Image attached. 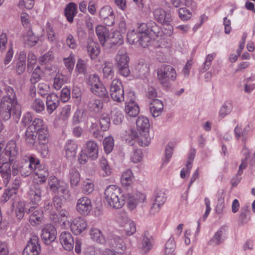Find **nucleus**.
<instances>
[{
	"instance_id": "obj_3",
	"label": "nucleus",
	"mask_w": 255,
	"mask_h": 255,
	"mask_svg": "<svg viewBox=\"0 0 255 255\" xmlns=\"http://www.w3.org/2000/svg\"><path fill=\"white\" fill-rule=\"evenodd\" d=\"M104 194L108 204L113 208L120 209L125 204V199L119 197L121 189L115 185L108 186L105 189Z\"/></svg>"
},
{
	"instance_id": "obj_2",
	"label": "nucleus",
	"mask_w": 255,
	"mask_h": 255,
	"mask_svg": "<svg viewBox=\"0 0 255 255\" xmlns=\"http://www.w3.org/2000/svg\"><path fill=\"white\" fill-rule=\"evenodd\" d=\"M157 79L166 90L171 87V81H174L177 77L175 69L171 66L162 64L157 69Z\"/></svg>"
},
{
	"instance_id": "obj_8",
	"label": "nucleus",
	"mask_w": 255,
	"mask_h": 255,
	"mask_svg": "<svg viewBox=\"0 0 255 255\" xmlns=\"http://www.w3.org/2000/svg\"><path fill=\"white\" fill-rule=\"evenodd\" d=\"M110 95L112 99L118 103L125 101V92L122 82L117 79L113 80L110 87Z\"/></svg>"
},
{
	"instance_id": "obj_21",
	"label": "nucleus",
	"mask_w": 255,
	"mask_h": 255,
	"mask_svg": "<svg viewBox=\"0 0 255 255\" xmlns=\"http://www.w3.org/2000/svg\"><path fill=\"white\" fill-rule=\"evenodd\" d=\"M99 16L101 20L107 26L113 25L115 22V15L113 9L109 5L102 7L99 12Z\"/></svg>"
},
{
	"instance_id": "obj_63",
	"label": "nucleus",
	"mask_w": 255,
	"mask_h": 255,
	"mask_svg": "<svg viewBox=\"0 0 255 255\" xmlns=\"http://www.w3.org/2000/svg\"><path fill=\"white\" fill-rule=\"evenodd\" d=\"M103 145L105 152L107 154L110 153L114 146V138L111 136L106 137L103 141Z\"/></svg>"
},
{
	"instance_id": "obj_23",
	"label": "nucleus",
	"mask_w": 255,
	"mask_h": 255,
	"mask_svg": "<svg viewBox=\"0 0 255 255\" xmlns=\"http://www.w3.org/2000/svg\"><path fill=\"white\" fill-rule=\"evenodd\" d=\"M42 188V186L38 183L31 186L28 192V197L33 204H37L41 201Z\"/></svg>"
},
{
	"instance_id": "obj_13",
	"label": "nucleus",
	"mask_w": 255,
	"mask_h": 255,
	"mask_svg": "<svg viewBox=\"0 0 255 255\" xmlns=\"http://www.w3.org/2000/svg\"><path fill=\"white\" fill-rule=\"evenodd\" d=\"M106 238L107 243L104 245L112 248L117 253L123 254L126 249V246L120 237L113 234H109Z\"/></svg>"
},
{
	"instance_id": "obj_17",
	"label": "nucleus",
	"mask_w": 255,
	"mask_h": 255,
	"mask_svg": "<svg viewBox=\"0 0 255 255\" xmlns=\"http://www.w3.org/2000/svg\"><path fill=\"white\" fill-rule=\"evenodd\" d=\"M25 212L28 215L29 221L32 226H36L41 223L43 211L40 208L37 206H31Z\"/></svg>"
},
{
	"instance_id": "obj_6",
	"label": "nucleus",
	"mask_w": 255,
	"mask_h": 255,
	"mask_svg": "<svg viewBox=\"0 0 255 255\" xmlns=\"http://www.w3.org/2000/svg\"><path fill=\"white\" fill-rule=\"evenodd\" d=\"M117 67L120 74L127 77L130 74L128 66L129 57L126 52L123 50L119 51L116 58Z\"/></svg>"
},
{
	"instance_id": "obj_10",
	"label": "nucleus",
	"mask_w": 255,
	"mask_h": 255,
	"mask_svg": "<svg viewBox=\"0 0 255 255\" xmlns=\"http://www.w3.org/2000/svg\"><path fill=\"white\" fill-rule=\"evenodd\" d=\"M0 190L6 186L9 182L12 173L10 163L0 158Z\"/></svg>"
},
{
	"instance_id": "obj_58",
	"label": "nucleus",
	"mask_w": 255,
	"mask_h": 255,
	"mask_svg": "<svg viewBox=\"0 0 255 255\" xmlns=\"http://www.w3.org/2000/svg\"><path fill=\"white\" fill-rule=\"evenodd\" d=\"M63 62L68 71L70 73H71L73 70L75 63V58L74 54L71 53L68 57L64 58L63 59Z\"/></svg>"
},
{
	"instance_id": "obj_24",
	"label": "nucleus",
	"mask_w": 255,
	"mask_h": 255,
	"mask_svg": "<svg viewBox=\"0 0 255 255\" xmlns=\"http://www.w3.org/2000/svg\"><path fill=\"white\" fill-rule=\"evenodd\" d=\"M60 241L65 250L70 251L73 249L75 242L70 233L66 231L62 232L60 236Z\"/></svg>"
},
{
	"instance_id": "obj_31",
	"label": "nucleus",
	"mask_w": 255,
	"mask_h": 255,
	"mask_svg": "<svg viewBox=\"0 0 255 255\" xmlns=\"http://www.w3.org/2000/svg\"><path fill=\"white\" fill-rule=\"evenodd\" d=\"M37 134L35 131L27 128L25 132L24 139L30 148H36L38 143Z\"/></svg>"
},
{
	"instance_id": "obj_39",
	"label": "nucleus",
	"mask_w": 255,
	"mask_h": 255,
	"mask_svg": "<svg viewBox=\"0 0 255 255\" xmlns=\"http://www.w3.org/2000/svg\"><path fill=\"white\" fill-rule=\"evenodd\" d=\"M148 22L147 23H142L138 26L136 31L142 35L143 41L142 45L144 46H148L150 42V38L148 35L149 27L148 26Z\"/></svg>"
},
{
	"instance_id": "obj_61",
	"label": "nucleus",
	"mask_w": 255,
	"mask_h": 255,
	"mask_svg": "<svg viewBox=\"0 0 255 255\" xmlns=\"http://www.w3.org/2000/svg\"><path fill=\"white\" fill-rule=\"evenodd\" d=\"M89 131L93 136L96 138L101 140L103 137L102 132L99 130L98 125L96 123H92L91 124L89 128Z\"/></svg>"
},
{
	"instance_id": "obj_20",
	"label": "nucleus",
	"mask_w": 255,
	"mask_h": 255,
	"mask_svg": "<svg viewBox=\"0 0 255 255\" xmlns=\"http://www.w3.org/2000/svg\"><path fill=\"white\" fill-rule=\"evenodd\" d=\"M141 238L138 249L142 254H147L153 247V239L147 232H144Z\"/></svg>"
},
{
	"instance_id": "obj_30",
	"label": "nucleus",
	"mask_w": 255,
	"mask_h": 255,
	"mask_svg": "<svg viewBox=\"0 0 255 255\" xmlns=\"http://www.w3.org/2000/svg\"><path fill=\"white\" fill-rule=\"evenodd\" d=\"M96 33L99 39L101 44L103 45L108 41H109L111 33L109 29L102 25H98L96 28Z\"/></svg>"
},
{
	"instance_id": "obj_51",
	"label": "nucleus",
	"mask_w": 255,
	"mask_h": 255,
	"mask_svg": "<svg viewBox=\"0 0 255 255\" xmlns=\"http://www.w3.org/2000/svg\"><path fill=\"white\" fill-rule=\"evenodd\" d=\"M47 126L44 124V121L42 119L36 118L33 121L31 125L27 128L37 132L41 129L46 128Z\"/></svg>"
},
{
	"instance_id": "obj_47",
	"label": "nucleus",
	"mask_w": 255,
	"mask_h": 255,
	"mask_svg": "<svg viewBox=\"0 0 255 255\" xmlns=\"http://www.w3.org/2000/svg\"><path fill=\"white\" fill-rule=\"evenodd\" d=\"M38 37L30 29L28 30L26 34L23 36V40L25 44L30 47L35 46L38 41Z\"/></svg>"
},
{
	"instance_id": "obj_28",
	"label": "nucleus",
	"mask_w": 255,
	"mask_h": 255,
	"mask_svg": "<svg viewBox=\"0 0 255 255\" xmlns=\"http://www.w3.org/2000/svg\"><path fill=\"white\" fill-rule=\"evenodd\" d=\"M77 12V5L73 2L68 3L64 9V15L69 23L73 22L74 18Z\"/></svg>"
},
{
	"instance_id": "obj_40",
	"label": "nucleus",
	"mask_w": 255,
	"mask_h": 255,
	"mask_svg": "<svg viewBox=\"0 0 255 255\" xmlns=\"http://www.w3.org/2000/svg\"><path fill=\"white\" fill-rule=\"evenodd\" d=\"M133 175L130 169L126 170L122 174L121 181L123 186L127 189L129 188L133 183Z\"/></svg>"
},
{
	"instance_id": "obj_11",
	"label": "nucleus",
	"mask_w": 255,
	"mask_h": 255,
	"mask_svg": "<svg viewBox=\"0 0 255 255\" xmlns=\"http://www.w3.org/2000/svg\"><path fill=\"white\" fill-rule=\"evenodd\" d=\"M124 196V199H127V206L130 211L134 210L139 204L143 203L146 200L145 195L137 191L128 193Z\"/></svg>"
},
{
	"instance_id": "obj_32",
	"label": "nucleus",
	"mask_w": 255,
	"mask_h": 255,
	"mask_svg": "<svg viewBox=\"0 0 255 255\" xmlns=\"http://www.w3.org/2000/svg\"><path fill=\"white\" fill-rule=\"evenodd\" d=\"M90 235L92 240L101 245L107 243V238L101 230L98 228H92L90 230Z\"/></svg>"
},
{
	"instance_id": "obj_27",
	"label": "nucleus",
	"mask_w": 255,
	"mask_h": 255,
	"mask_svg": "<svg viewBox=\"0 0 255 255\" xmlns=\"http://www.w3.org/2000/svg\"><path fill=\"white\" fill-rule=\"evenodd\" d=\"M26 53L24 51L19 53L18 59L14 63V68L18 75L22 74L25 69Z\"/></svg>"
},
{
	"instance_id": "obj_44",
	"label": "nucleus",
	"mask_w": 255,
	"mask_h": 255,
	"mask_svg": "<svg viewBox=\"0 0 255 255\" xmlns=\"http://www.w3.org/2000/svg\"><path fill=\"white\" fill-rule=\"evenodd\" d=\"M69 81V78L68 76L58 73L54 78L53 87L56 90H59L64 83L68 82Z\"/></svg>"
},
{
	"instance_id": "obj_55",
	"label": "nucleus",
	"mask_w": 255,
	"mask_h": 255,
	"mask_svg": "<svg viewBox=\"0 0 255 255\" xmlns=\"http://www.w3.org/2000/svg\"><path fill=\"white\" fill-rule=\"evenodd\" d=\"M174 147V144L172 142L169 143L166 145L165 151V156L162 160V166H164L169 162L173 154Z\"/></svg>"
},
{
	"instance_id": "obj_29",
	"label": "nucleus",
	"mask_w": 255,
	"mask_h": 255,
	"mask_svg": "<svg viewBox=\"0 0 255 255\" xmlns=\"http://www.w3.org/2000/svg\"><path fill=\"white\" fill-rule=\"evenodd\" d=\"M59 99L55 94H49L46 97V110L48 114H51L57 108Z\"/></svg>"
},
{
	"instance_id": "obj_59",
	"label": "nucleus",
	"mask_w": 255,
	"mask_h": 255,
	"mask_svg": "<svg viewBox=\"0 0 255 255\" xmlns=\"http://www.w3.org/2000/svg\"><path fill=\"white\" fill-rule=\"evenodd\" d=\"M80 180V175L75 169H72L70 171V181L72 187L77 186Z\"/></svg>"
},
{
	"instance_id": "obj_64",
	"label": "nucleus",
	"mask_w": 255,
	"mask_h": 255,
	"mask_svg": "<svg viewBox=\"0 0 255 255\" xmlns=\"http://www.w3.org/2000/svg\"><path fill=\"white\" fill-rule=\"evenodd\" d=\"M17 192L14 189L7 188L5 189L1 197V201L3 203L6 202L10 199L12 198L16 194Z\"/></svg>"
},
{
	"instance_id": "obj_41",
	"label": "nucleus",
	"mask_w": 255,
	"mask_h": 255,
	"mask_svg": "<svg viewBox=\"0 0 255 255\" xmlns=\"http://www.w3.org/2000/svg\"><path fill=\"white\" fill-rule=\"evenodd\" d=\"M125 112L129 117H135L139 113L138 105L136 102H126Z\"/></svg>"
},
{
	"instance_id": "obj_16",
	"label": "nucleus",
	"mask_w": 255,
	"mask_h": 255,
	"mask_svg": "<svg viewBox=\"0 0 255 255\" xmlns=\"http://www.w3.org/2000/svg\"><path fill=\"white\" fill-rule=\"evenodd\" d=\"M41 248L39 244V239L36 236H33L28 241L26 246L23 250V255H38Z\"/></svg>"
},
{
	"instance_id": "obj_33",
	"label": "nucleus",
	"mask_w": 255,
	"mask_h": 255,
	"mask_svg": "<svg viewBox=\"0 0 255 255\" xmlns=\"http://www.w3.org/2000/svg\"><path fill=\"white\" fill-rule=\"evenodd\" d=\"M87 107L91 112L99 113L103 109V103L101 100L92 96L87 102Z\"/></svg>"
},
{
	"instance_id": "obj_25",
	"label": "nucleus",
	"mask_w": 255,
	"mask_h": 255,
	"mask_svg": "<svg viewBox=\"0 0 255 255\" xmlns=\"http://www.w3.org/2000/svg\"><path fill=\"white\" fill-rule=\"evenodd\" d=\"M86 221L82 218H75L70 225L71 230L72 233L76 235H80L87 228Z\"/></svg>"
},
{
	"instance_id": "obj_57",
	"label": "nucleus",
	"mask_w": 255,
	"mask_h": 255,
	"mask_svg": "<svg viewBox=\"0 0 255 255\" xmlns=\"http://www.w3.org/2000/svg\"><path fill=\"white\" fill-rule=\"evenodd\" d=\"M99 124L102 130L107 131L109 129L110 125V118L108 114H103L101 115L99 120Z\"/></svg>"
},
{
	"instance_id": "obj_46",
	"label": "nucleus",
	"mask_w": 255,
	"mask_h": 255,
	"mask_svg": "<svg viewBox=\"0 0 255 255\" xmlns=\"http://www.w3.org/2000/svg\"><path fill=\"white\" fill-rule=\"evenodd\" d=\"M45 212L49 213L50 220L54 223L59 222L60 218L58 214L53 210L52 203L50 202H45L44 205Z\"/></svg>"
},
{
	"instance_id": "obj_50",
	"label": "nucleus",
	"mask_w": 255,
	"mask_h": 255,
	"mask_svg": "<svg viewBox=\"0 0 255 255\" xmlns=\"http://www.w3.org/2000/svg\"><path fill=\"white\" fill-rule=\"evenodd\" d=\"M103 72L104 78L112 80L115 75L113 64L109 62H105Z\"/></svg>"
},
{
	"instance_id": "obj_7",
	"label": "nucleus",
	"mask_w": 255,
	"mask_h": 255,
	"mask_svg": "<svg viewBox=\"0 0 255 255\" xmlns=\"http://www.w3.org/2000/svg\"><path fill=\"white\" fill-rule=\"evenodd\" d=\"M131 139L128 141V144L132 145L135 142L141 146H147L150 142V137L148 132H138L134 129H131L129 134Z\"/></svg>"
},
{
	"instance_id": "obj_35",
	"label": "nucleus",
	"mask_w": 255,
	"mask_h": 255,
	"mask_svg": "<svg viewBox=\"0 0 255 255\" xmlns=\"http://www.w3.org/2000/svg\"><path fill=\"white\" fill-rule=\"evenodd\" d=\"M163 109V104L159 100H154L150 102L149 110L153 117L160 116Z\"/></svg>"
},
{
	"instance_id": "obj_14",
	"label": "nucleus",
	"mask_w": 255,
	"mask_h": 255,
	"mask_svg": "<svg viewBox=\"0 0 255 255\" xmlns=\"http://www.w3.org/2000/svg\"><path fill=\"white\" fill-rule=\"evenodd\" d=\"M18 151L19 149L17 146L16 141L11 140L7 142L2 151V154L6 155L7 156L6 158L3 159V157L1 158L4 161L7 160V162L10 163V166H11V163L17 155Z\"/></svg>"
},
{
	"instance_id": "obj_12",
	"label": "nucleus",
	"mask_w": 255,
	"mask_h": 255,
	"mask_svg": "<svg viewBox=\"0 0 255 255\" xmlns=\"http://www.w3.org/2000/svg\"><path fill=\"white\" fill-rule=\"evenodd\" d=\"M36 132L37 134L38 143L41 148V154L43 157H45L49 152L48 143L50 135L47 127L42 128L40 131Z\"/></svg>"
},
{
	"instance_id": "obj_56",
	"label": "nucleus",
	"mask_w": 255,
	"mask_h": 255,
	"mask_svg": "<svg viewBox=\"0 0 255 255\" xmlns=\"http://www.w3.org/2000/svg\"><path fill=\"white\" fill-rule=\"evenodd\" d=\"M233 110V105L231 101H226L221 107L219 114L222 118H224L229 114Z\"/></svg>"
},
{
	"instance_id": "obj_22",
	"label": "nucleus",
	"mask_w": 255,
	"mask_h": 255,
	"mask_svg": "<svg viewBox=\"0 0 255 255\" xmlns=\"http://www.w3.org/2000/svg\"><path fill=\"white\" fill-rule=\"evenodd\" d=\"M76 210L82 215H87L92 209L91 200L86 196L79 198L76 203Z\"/></svg>"
},
{
	"instance_id": "obj_42",
	"label": "nucleus",
	"mask_w": 255,
	"mask_h": 255,
	"mask_svg": "<svg viewBox=\"0 0 255 255\" xmlns=\"http://www.w3.org/2000/svg\"><path fill=\"white\" fill-rule=\"evenodd\" d=\"M90 90L93 94L102 98L104 101H107L109 99L108 92L103 83L94 88H91Z\"/></svg>"
},
{
	"instance_id": "obj_19",
	"label": "nucleus",
	"mask_w": 255,
	"mask_h": 255,
	"mask_svg": "<svg viewBox=\"0 0 255 255\" xmlns=\"http://www.w3.org/2000/svg\"><path fill=\"white\" fill-rule=\"evenodd\" d=\"M228 230L225 226L220 227L209 241V245L216 246L223 244L227 238Z\"/></svg>"
},
{
	"instance_id": "obj_1",
	"label": "nucleus",
	"mask_w": 255,
	"mask_h": 255,
	"mask_svg": "<svg viewBox=\"0 0 255 255\" xmlns=\"http://www.w3.org/2000/svg\"><path fill=\"white\" fill-rule=\"evenodd\" d=\"M4 90L6 95L0 99V117L4 121H6L12 115L14 120L17 122L21 116V110L17 104L16 94L10 86H6Z\"/></svg>"
},
{
	"instance_id": "obj_54",
	"label": "nucleus",
	"mask_w": 255,
	"mask_h": 255,
	"mask_svg": "<svg viewBox=\"0 0 255 255\" xmlns=\"http://www.w3.org/2000/svg\"><path fill=\"white\" fill-rule=\"evenodd\" d=\"M175 248L176 245L174 239L172 237H171L165 245V255H171L172 254H175Z\"/></svg>"
},
{
	"instance_id": "obj_53",
	"label": "nucleus",
	"mask_w": 255,
	"mask_h": 255,
	"mask_svg": "<svg viewBox=\"0 0 255 255\" xmlns=\"http://www.w3.org/2000/svg\"><path fill=\"white\" fill-rule=\"evenodd\" d=\"M26 210H27L25 208V203L23 201H19L17 203L16 205L15 209V214L16 217L17 219L21 220L26 213Z\"/></svg>"
},
{
	"instance_id": "obj_37",
	"label": "nucleus",
	"mask_w": 255,
	"mask_h": 255,
	"mask_svg": "<svg viewBox=\"0 0 255 255\" xmlns=\"http://www.w3.org/2000/svg\"><path fill=\"white\" fill-rule=\"evenodd\" d=\"M87 52L91 59H95L100 54V50L98 43L92 39H88L87 45Z\"/></svg>"
},
{
	"instance_id": "obj_45",
	"label": "nucleus",
	"mask_w": 255,
	"mask_h": 255,
	"mask_svg": "<svg viewBox=\"0 0 255 255\" xmlns=\"http://www.w3.org/2000/svg\"><path fill=\"white\" fill-rule=\"evenodd\" d=\"M124 119L122 112L118 107H113L111 110V119L115 125H118L122 123Z\"/></svg>"
},
{
	"instance_id": "obj_18",
	"label": "nucleus",
	"mask_w": 255,
	"mask_h": 255,
	"mask_svg": "<svg viewBox=\"0 0 255 255\" xmlns=\"http://www.w3.org/2000/svg\"><path fill=\"white\" fill-rule=\"evenodd\" d=\"M56 230L51 224H47L42 229L41 234L42 240L46 245H49L56 238Z\"/></svg>"
},
{
	"instance_id": "obj_9",
	"label": "nucleus",
	"mask_w": 255,
	"mask_h": 255,
	"mask_svg": "<svg viewBox=\"0 0 255 255\" xmlns=\"http://www.w3.org/2000/svg\"><path fill=\"white\" fill-rule=\"evenodd\" d=\"M153 15L154 19L157 22L162 24L167 25L169 29L167 34L169 35H171L173 29L172 26L170 25V22L172 21L171 14L161 8H157L153 10Z\"/></svg>"
},
{
	"instance_id": "obj_15",
	"label": "nucleus",
	"mask_w": 255,
	"mask_h": 255,
	"mask_svg": "<svg viewBox=\"0 0 255 255\" xmlns=\"http://www.w3.org/2000/svg\"><path fill=\"white\" fill-rule=\"evenodd\" d=\"M167 196L165 191L157 190L154 193L153 203L151 207L150 212L151 214H155L158 213L161 207L165 203Z\"/></svg>"
},
{
	"instance_id": "obj_43",
	"label": "nucleus",
	"mask_w": 255,
	"mask_h": 255,
	"mask_svg": "<svg viewBox=\"0 0 255 255\" xmlns=\"http://www.w3.org/2000/svg\"><path fill=\"white\" fill-rule=\"evenodd\" d=\"M136 125L137 130L138 132H148L150 127L148 119L144 116H139L138 117Z\"/></svg>"
},
{
	"instance_id": "obj_26",
	"label": "nucleus",
	"mask_w": 255,
	"mask_h": 255,
	"mask_svg": "<svg viewBox=\"0 0 255 255\" xmlns=\"http://www.w3.org/2000/svg\"><path fill=\"white\" fill-rule=\"evenodd\" d=\"M33 172L39 179L38 182L40 183L45 182L49 176L47 168L44 165L40 164L39 160L36 166L34 167Z\"/></svg>"
},
{
	"instance_id": "obj_48",
	"label": "nucleus",
	"mask_w": 255,
	"mask_h": 255,
	"mask_svg": "<svg viewBox=\"0 0 255 255\" xmlns=\"http://www.w3.org/2000/svg\"><path fill=\"white\" fill-rule=\"evenodd\" d=\"M250 204H246L243 206L240 210V214L239 216V221L243 224L247 223L250 219Z\"/></svg>"
},
{
	"instance_id": "obj_36",
	"label": "nucleus",
	"mask_w": 255,
	"mask_h": 255,
	"mask_svg": "<svg viewBox=\"0 0 255 255\" xmlns=\"http://www.w3.org/2000/svg\"><path fill=\"white\" fill-rule=\"evenodd\" d=\"M77 148L78 144L75 141L72 139L67 140L64 146L67 157L68 158L75 157Z\"/></svg>"
},
{
	"instance_id": "obj_5",
	"label": "nucleus",
	"mask_w": 255,
	"mask_h": 255,
	"mask_svg": "<svg viewBox=\"0 0 255 255\" xmlns=\"http://www.w3.org/2000/svg\"><path fill=\"white\" fill-rule=\"evenodd\" d=\"M48 184L53 194L58 196H61L65 200L69 199L71 197L68 185L65 182L59 180L56 177H50Z\"/></svg>"
},
{
	"instance_id": "obj_38",
	"label": "nucleus",
	"mask_w": 255,
	"mask_h": 255,
	"mask_svg": "<svg viewBox=\"0 0 255 255\" xmlns=\"http://www.w3.org/2000/svg\"><path fill=\"white\" fill-rule=\"evenodd\" d=\"M85 151L88 154L90 158L95 160L98 156V147L97 144L93 140H89L86 143Z\"/></svg>"
},
{
	"instance_id": "obj_34",
	"label": "nucleus",
	"mask_w": 255,
	"mask_h": 255,
	"mask_svg": "<svg viewBox=\"0 0 255 255\" xmlns=\"http://www.w3.org/2000/svg\"><path fill=\"white\" fill-rule=\"evenodd\" d=\"M143 40L142 35L134 30L128 32L127 34V40L130 44H138L145 48L146 46L142 45V42H144Z\"/></svg>"
},
{
	"instance_id": "obj_60",
	"label": "nucleus",
	"mask_w": 255,
	"mask_h": 255,
	"mask_svg": "<svg viewBox=\"0 0 255 255\" xmlns=\"http://www.w3.org/2000/svg\"><path fill=\"white\" fill-rule=\"evenodd\" d=\"M31 109L37 113H40L45 110L44 103L40 99L34 100L31 105Z\"/></svg>"
},
{
	"instance_id": "obj_4",
	"label": "nucleus",
	"mask_w": 255,
	"mask_h": 255,
	"mask_svg": "<svg viewBox=\"0 0 255 255\" xmlns=\"http://www.w3.org/2000/svg\"><path fill=\"white\" fill-rule=\"evenodd\" d=\"M39 159L34 156L30 155L26 157L24 162H22L19 167L13 164L12 166L11 172L13 175H16L19 171L22 176H29L34 171V168L38 163Z\"/></svg>"
},
{
	"instance_id": "obj_52",
	"label": "nucleus",
	"mask_w": 255,
	"mask_h": 255,
	"mask_svg": "<svg viewBox=\"0 0 255 255\" xmlns=\"http://www.w3.org/2000/svg\"><path fill=\"white\" fill-rule=\"evenodd\" d=\"M149 30L148 35L149 36L150 41L154 37H157L160 31V27L153 21L148 22Z\"/></svg>"
},
{
	"instance_id": "obj_62",
	"label": "nucleus",
	"mask_w": 255,
	"mask_h": 255,
	"mask_svg": "<svg viewBox=\"0 0 255 255\" xmlns=\"http://www.w3.org/2000/svg\"><path fill=\"white\" fill-rule=\"evenodd\" d=\"M75 71L77 73L85 75L87 74V63L81 59L78 60L77 62Z\"/></svg>"
},
{
	"instance_id": "obj_49",
	"label": "nucleus",
	"mask_w": 255,
	"mask_h": 255,
	"mask_svg": "<svg viewBox=\"0 0 255 255\" xmlns=\"http://www.w3.org/2000/svg\"><path fill=\"white\" fill-rule=\"evenodd\" d=\"M111 36L108 43L112 45H121L123 44L124 40L122 35L119 31H115L111 33Z\"/></svg>"
}]
</instances>
